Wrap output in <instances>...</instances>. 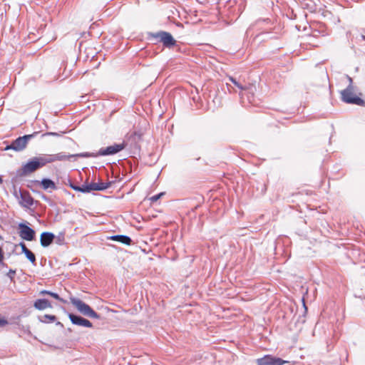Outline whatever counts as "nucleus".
I'll use <instances>...</instances> for the list:
<instances>
[{"mask_svg": "<svg viewBox=\"0 0 365 365\" xmlns=\"http://www.w3.org/2000/svg\"><path fill=\"white\" fill-rule=\"evenodd\" d=\"M349 85L347 88L341 91V99L344 102L349 104L364 106V101L357 96L356 88L352 85V78L348 77Z\"/></svg>", "mask_w": 365, "mask_h": 365, "instance_id": "obj_1", "label": "nucleus"}, {"mask_svg": "<svg viewBox=\"0 0 365 365\" xmlns=\"http://www.w3.org/2000/svg\"><path fill=\"white\" fill-rule=\"evenodd\" d=\"M71 302L82 314L91 318H100L99 314L82 300L78 298L71 297Z\"/></svg>", "mask_w": 365, "mask_h": 365, "instance_id": "obj_2", "label": "nucleus"}, {"mask_svg": "<svg viewBox=\"0 0 365 365\" xmlns=\"http://www.w3.org/2000/svg\"><path fill=\"white\" fill-rule=\"evenodd\" d=\"M37 134L38 133L35 132L33 134L19 137L15 140L12 141L10 145H7L5 150H13L16 152L22 151L26 148L29 141Z\"/></svg>", "mask_w": 365, "mask_h": 365, "instance_id": "obj_3", "label": "nucleus"}, {"mask_svg": "<svg viewBox=\"0 0 365 365\" xmlns=\"http://www.w3.org/2000/svg\"><path fill=\"white\" fill-rule=\"evenodd\" d=\"M19 237L26 241H32L35 237V231L24 223H19L18 225Z\"/></svg>", "mask_w": 365, "mask_h": 365, "instance_id": "obj_4", "label": "nucleus"}, {"mask_svg": "<svg viewBox=\"0 0 365 365\" xmlns=\"http://www.w3.org/2000/svg\"><path fill=\"white\" fill-rule=\"evenodd\" d=\"M287 363H288L287 361L270 355H266L257 359V365H284Z\"/></svg>", "mask_w": 365, "mask_h": 365, "instance_id": "obj_5", "label": "nucleus"}, {"mask_svg": "<svg viewBox=\"0 0 365 365\" xmlns=\"http://www.w3.org/2000/svg\"><path fill=\"white\" fill-rule=\"evenodd\" d=\"M125 145L126 144L124 142L119 144H113L105 148H101L98 151V154L100 155H114L123 150Z\"/></svg>", "mask_w": 365, "mask_h": 365, "instance_id": "obj_6", "label": "nucleus"}, {"mask_svg": "<svg viewBox=\"0 0 365 365\" xmlns=\"http://www.w3.org/2000/svg\"><path fill=\"white\" fill-rule=\"evenodd\" d=\"M155 36L160 39V41L166 47H170L175 44V40L173 38L172 35L165 31H160L157 33Z\"/></svg>", "mask_w": 365, "mask_h": 365, "instance_id": "obj_7", "label": "nucleus"}, {"mask_svg": "<svg viewBox=\"0 0 365 365\" xmlns=\"http://www.w3.org/2000/svg\"><path fill=\"white\" fill-rule=\"evenodd\" d=\"M39 168L38 164L34 158L24 164L21 170V175H26L30 174Z\"/></svg>", "mask_w": 365, "mask_h": 365, "instance_id": "obj_8", "label": "nucleus"}, {"mask_svg": "<svg viewBox=\"0 0 365 365\" xmlns=\"http://www.w3.org/2000/svg\"><path fill=\"white\" fill-rule=\"evenodd\" d=\"M68 317L73 324L88 328H91L93 327L92 323L89 320L80 316L69 314Z\"/></svg>", "mask_w": 365, "mask_h": 365, "instance_id": "obj_9", "label": "nucleus"}, {"mask_svg": "<svg viewBox=\"0 0 365 365\" xmlns=\"http://www.w3.org/2000/svg\"><path fill=\"white\" fill-rule=\"evenodd\" d=\"M34 198L28 192H20L19 203L22 207L30 208L34 205Z\"/></svg>", "mask_w": 365, "mask_h": 365, "instance_id": "obj_10", "label": "nucleus"}, {"mask_svg": "<svg viewBox=\"0 0 365 365\" xmlns=\"http://www.w3.org/2000/svg\"><path fill=\"white\" fill-rule=\"evenodd\" d=\"M55 235L48 232H44L41 235L40 242L42 247L49 246L55 239Z\"/></svg>", "mask_w": 365, "mask_h": 365, "instance_id": "obj_11", "label": "nucleus"}, {"mask_svg": "<svg viewBox=\"0 0 365 365\" xmlns=\"http://www.w3.org/2000/svg\"><path fill=\"white\" fill-rule=\"evenodd\" d=\"M76 156H90L88 154H80V155H66L64 153H59L57 154L51 155L52 163L55 161H62L69 160L71 158Z\"/></svg>", "mask_w": 365, "mask_h": 365, "instance_id": "obj_12", "label": "nucleus"}, {"mask_svg": "<svg viewBox=\"0 0 365 365\" xmlns=\"http://www.w3.org/2000/svg\"><path fill=\"white\" fill-rule=\"evenodd\" d=\"M34 158L38 164L39 168L45 166L48 163H52L51 155L50 154L40 155L37 157H34Z\"/></svg>", "mask_w": 365, "mask_h": 365, "instance_id": "obj_13", "label": "nucleus"}, {"mask_svg": "<svg viewBox=\"0 0 365 365\" xmlns=\"http://www.w3.org/2000/svg\"><path fill=\"white\" fill-rule=\"evenodd\" d=\"M34 307L38 310H43L52 307L50 302L46 299H38L35 301Z\"/></svg>", "mask_w": 365, "mask_h": 365, "instance_id": "obj_14", "label": "nucleus"}, {"mask_svg": "<svg viewBox=\"0 0 365 365\" xmlns=\"http://www.w3.org/2000/svg\"><path fill=\"white\" fill-rule=\"evenodd\" d=\"M110 240L114 241L120 242L124 245H130L132 240L131 239L126 235H113L110 237Z\"/></svg>", "mask_w": 365, "mask_h": 365, "instance_id": "obj_15", "label": "nucleus"}, {"mask_svg": "<svg viewBox=\"0 0 365 365\" xmlns=\"http://www.w3.org/2000/svg\"><path fill=\"white\" fill-rule=\"evenodd\" d=\"M41 185L43 190H56V185L55 182L48 178H43L41 182Z\"/></svg>", "mask_w": 365, "mask_h": 365, "instance_id": "obj_16", "label": "nucleus"}, {"mask_svg": "<svg viewBox=\"0 0 365 365\" xmlns=\"http://www.w3.org/2000/svg\"><path fill=\"white\" fill-rule=\"evenodd\" d=\"M110 185V182H92L90 183L91 191L93 190H104Z\"/></svg>", "mask_w": 365, "mask_h": 365, "instance_id": "obj_17", "label": "nucleus"}, {"mask_svg": "<svg viewBox=\"0 0 365 365\" xmlns=\"http://www.w3.org/2000/svg\"><path fill=\"white\" fill-rule=\"evenodd\" d=\"M40 294H41V295L48 294V295L51 296L52 297H53L54 299H56L61 302H65V301L62 298H61L58 294L50 292V291L41 290L40 292Z\"/></svg>", "mask_w": 365, "mask_h": 365, "instance_id": "obj_18", "label": "nucleus"}, {"mask_svg": "<svg viewBox=\"0 0 365 365\" xmlns=\"http://www.w3.org/2000/svg\"><path fill=\"white\" fill-rule=\"evenodd\" d=\"M56 319V317L54 315L45 314L40 319V320L44 323H51L53 322Z\"/></svg>", "mask_w": 365, "mask_h": 365, "instance_id": "obj_19", "label": "nucleus"}, {"mask_svg": "<svg viewBox=\"0 0 365 365\" xmlns=\"http://www.w3.org/2000/svg\"><path fill=\"white\" fill-rule=\"evenodd\" d=\"M26 255V258L31 262L35 263L36 262V257L35 255L29 250H26L25 252H24Z\"/></svg>", "mask_w": 365, "mask_h": 365, "instance_id": "obj_20", "label": "nucleus"}, {"mask_svg": "<svg viewBox=\"0 0 365 365\" xmlns=\"http://www.w3.org/2000/svg\"><path fill=\"white\" fill-rule=\"evenodd\" d=\"M81 192H83V193L90 192L91 191L90 184L83 185L82 186H81Z\"/></svg>", "mask_w": 365, "mask_h": 365, "instance_id": "obj_21", "label": "nucleus"}, {"mask_svg": "<svg viewBox=\"0 0 365 365\" xmlns=\"http://www.w3.org/2000/svg\"><path fill=\"white\" fill-rule=\"evenodd\" d=\"M163 195V192H160L158 195H153L150 198V200L151 201V202H155L158 201Z\"/></svg>", "mask_w": 365, "mask_h": 365, "instance_id": "obj_22", "label": "nucleus"}, {"mask_svg": "<svg viewBox=\"0 0 365 365\" xmlns=\"http://www.w3.org/2000/svg\"><path fill=\"white\" fill-rule=\"evenodd\" d=\"M63 241H64V234L60 233L56 237V243H58V245H62L63 243Z\"/></svg>", "mask_w": 365, "mask_h": 365, "instance_id": "obj_23", "label": "nucleus"}, {"mask_svg": "<svg viewBox=\"0 0 365 365\" xmlns=\"http://www.w3.org/2000/svg\"><path fill=\"white\" fill-rule=\"evenodd\" d=\"M230 81L232 82L236 86H237L241 90H245V88L240 84L234 78L230 77Z\"/></svg>", "mask_w": 365, "mask_h": 365, "instance_id": "obj_24", "label": "nucleus"}, {"mask_svg": "<svg viewBox=\"0 0 365 365\" xmlns=\"http://www.w3.org/2000/svg\"><path fill=\"white\" fill-rule=\"evenodd\" d=\"M71 187L76 190V191H78V192H81V186H78V185H74L73 184H71Z\"/></svg>", "mask_w": 365, "mask_h": 365, "instance_id": "obj_25", "label": "nucleus"}, {"mask_svg": "<svg viewBox=\"0 0 365 365\" xmlns=\"http://www.w3.org/2000/svg\"><path fill=\"white\" fill-rule=\"evenodd\" d=\"M19 245L20 247H21V250H22V252H25L26 250H28L29 249L26 247V245L24 243V242H20L19 243Z\"/></svg>", "mask_w": 365, "mask_h": 365, "instance_id": "obj_26", "label": "nucleus"}, {"mask_svg": "<svg viewBox=\"0 0 365 365\" xmlns=\"http://www.w3.org/2000/svg\"><path fill=\"white\" fill-rule=\"evenodd\" d=\"M8 324V322L4 319H0V327H4Z\"/></svg>", "mask_w": 365, "mask_h": 365, "instance_id": "obj_27", "label": "nucleus"}, {"mask_svg": "<svg viewBox=\"0 0 365 365\" xmlns=\"http://www.w3.org/2000/svg\"><path fill=\"white\" fill-rule=\"evenodd\" d=\"M45 135H53V136H56V135H58V134L56 133L48 132V133H46L42 135V136H45Z\"/></svg>", "mask_w": 365, "mask_h": 365, "instance_id": "obj_28", "label": "nucleus"}, {"mask_svg": "<svg viewBox=\"0 0 365 365\" xmlns=\"http://www.w3.org/2000/svg\"><path fill=\"white\" fill-rule=\"evenodd\" d=\"M15 273H16V272H15V271H14V270H11H11L9 272V273L7 274V275H8L11 279H12V278L14 277V275L15 274Z\"/></svg>", "mask_w": 365, "mask_h": 365, "instance_id": "obj_29", "label": "nucleus"}, {"mask_svg": "<svg viewBox=\"0 0 365 365\" xmlns=\"http://www.w3.org/2000/svg\"><path fill=\"white\" fill-rule=\"evenodd\" d=\"M3 258H4V255H3V252H2V249L0 247V262L3 259Z\"/></svg>", "mask_w": 365, "mask_h": 365, "instance_id": "obj_30", "label": "nucleus"}, {"mask_svg": "<svg viewBox=\"0 0 365 365\" xmlns=\"http://www.w3.org/2000/svg\"><path fill=\"white\" fill-rule=\"evenodd\" d=\"M56 324H57V325H60V326H61V327L63 326V324H62L60 322H58L56 323Z\"/></svg>", "mask_w": 365, "mask_h": 365, "instance_id": "obj_31", "label": "nucleus"}, {"mask_svg": "<svg viewBox=\"0 0 365 365\" xmlns=\"http://www.w3.org/2000/svg\"><path fill=\"white\" fill-rule=\"evenodd\" d=\"M361 38L365 40V35H361Z\"/></svg>", "mask_w": 365, "mask_h": 365, "instance_id": "obj_32", "label": "nucleus"}, {"mask_svg": "<svg viewBox=\"0 0 365 365\" xmlns=\"http://www.w3.org/2000/svg\"><path fill=\"white\" fill-rule=\"evenodd\" d=\"M303 305H304V307L305 309H307V307H306V306H305V303H304V302L303 303Z\"/></svg>", "mask_w": 365, "mask_h": 365, "instance_id": "obj_33", "label": "nucleus"}]
</instances>
